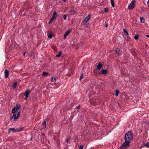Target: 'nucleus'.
<instances>
[{
	"instance_id": "1",
	"label": "nucleus",
	"mask_w": 149,
	"mask_h": 149,
	"mask_svg": "<svg viewBox=\"0 0 149 149\" xmlns=\"http://www.w3.org/2000/svg\"><path fill=\"white\" fill-rule=\"evenodd\" d=\"M124 139L125 142L120 146V148H125L129 146L131 141L133 139L132 134L130 131H128L125 134Z\"/></svg>"
},
{
	"instance_id": "2",
	"label": "nucleus",
	"mask_w": 149,
	"mask_h": 149,
	"mask_svg": "<svg viewBox=\"0 0 149 149\" xmlns=\"http://www.w3.org/2000/svg\"><path fill=\"white\" fill-rule=\"evenodd\" d=\"M20 108L21 105L20 104H17L12 109V113L13 114V115L10 118L12 121H14L19 117V112L18 110Z\"/></svg>"
},
{
	"instance_id": "3",
	"label": "nucleus",
	"mask_w": 149,
	"mask_h": 149,
	"mask_svg": "<svg viewBox=\"0 0 149 149\" xmlns=\"http://www.w3.org/2000/svg\"><path fill=\"white\" fill-rule=\"evenodd\" d=\"M91 17L90 14H89L84 19L82 22L85 28H87L89 24V20Z\"/></svg>"
},
{
	"instance_id": "4",
	"label": "nucleus",
	"mask_w": 149,
	"mask_h": 149,
	"mask_svg": "<svg viewBox=\"0 0 149 149\" xmlns=\"http://www.w3.org/2000/svg\"><path fill=\"white\" fill-rule=\"evenodd\" d=\"M136 1L134 0L132 1L128 6V8L130 10L132 9L135 6Z\"/></svg>"
},
{
	"instance_id": "5",
	"label": "nucleus",
	"mask_w": 149,
	"mask_h": 149,
	"mask_svg": "<svg viewBox=\"0 0 149 149\" xmlns=\"http://www.w3.org/2000/svg\"><path fill=\"white\" fill-rule=\"evenodd\" d=\"M57 16V14L56 12V11H54L53 12V13L52 15V17L50 18V19H49V23L50 24L51 23L52 21L55 19Z\"/></svg>"
},
{
	"instance_id": "6",
	"label": "nucleus",
	"mask_w": 149,
	"mask_h": 149,
	"mask_svg": "<svg viewBox=\"0 0 149 149\" xmlns=\"http://www.w3.org/2000/svg\"><path fill=\"white\" fill-rule=\"evenodd\" d=\"M31 91L29 90H27L25 92L24 95L25 96L26 98L25 99H27L28 97L29 94L31 93Z\"/></svg>"
},
{
	"instance_id": "7",
	"label": "nucleus",
	"mask_w": 149,
	"mask_h": 149,
	"mask_svg": "<svg viewBox=\"0 0 149 149\" xmlns=\"http://www.w3.org/2000/svg\"><path fill=\"white\" fill-rule=\"evenodd\" d=\"M102 67V65L101 63H99L96 67H95V69L96 70H100Z\"/></svg>"
},
{
	"instance_id": "8",
	"label": "nucleus",
	"mask_w": 149,
	"mask_h": 149,
	"mask_svg": "<svg viewBox=\"0 0 149 149\" xmlns=\"http://www.w3.org/2000/svg\"><path fill=\"white\" fill-rule=\"evenodd\" d=\"M4 74L5 76V78H7L8 77L9 74V72L8 70H5L4 72Z\"/></svg>"
},
{
	"instance_id": "9",
	"label": "nucleus",
	"mask_w": 149,
	"mask_h": 149,
	"mask_svg": "<svg viewBox=\"0 0 149 149\" xmlns=\"http://www.w3.org/2000/svg\"><path fill=\"white\" fill-rule=\"evenodd\" d=\"M71 32V31H70L68 30L65 33L64 36V39H66V37L67 36H68L69 33H70Z\"/></svg>"
},
{
	"instance_id": "10",
	"label": "nucleus",
	"mask_w": 149,
	"mask_h": 149,
	"mask_svg": "<svg viewBox=\"0 0 149 149\" xmlns=\"http://www.w3.org/2000/svg\"><path fill=\"white\" fill-rule=\"evenodd\" d=\"M107 72V70H102L100 72V74H106Z\"/></svg>"
},
{
	"instance_id": "11",
	"label": "nucleus",
	"mask_w": 149,
	"mask_h": 149,
	"mask_svg": "<svg viewBox=\"0 0 149 149\" xmlns=\"http://www.w3.org/2000/svg\"><path fill=\"white\" fill-rule=\"evenodd\" d=\"M123 31L124 32V34L125 35L127 36H128L129 35L127 32V29H123Z\"/></svg>"
},
{
	"instance_id": "12",
	"label": "nucleus",
	"mask_w": 149,
	"mask_h": 149,
	"mask_svg": "<svg viewBox=\"0 0 149 149\" xmlns=\"http://www.w3.org/2000/svg\"><path fill=\"white\" fill-rule=\"evenodd\" d=\"M115 52H116V53L118 54H120L121 53L120 49L118 48L116 49L115 50Z\"/></svg>"
},
{
	"instance_id": "13",
	"label": "nucleus",
	"mask_w": 149,
	"mask_h": 149,
	"mask_svg": "<svg viewBox=\"0 0 149 149\" xmlns=\"http://www.w3.org/2000/svg\"><path fill=\"white\" fill-rule=\"evenodd\" d=\"M62 54V52L59 51L58 52V54L56 55V57H60Z\"/></svg>"
},
{
	"instance_id": "14",
	"label": "nucleus",
	"mask_w": 149,
	"mask_h": 149,
	"mask_svg": "<svg viewBox=\"0 0 149 149\" xmlns=\"http://www.w3.org/2000/svg\"><path fill=\"white\" fill-rule=\"evenodd\" d=\"M140 22L141 23H143L145 22L144 19L143 17L140 18Z\"/></svg>"
},
{
	"instance_id": "15",
	"label": "nucleus",
	"mask_w": 149,
	"mask_h": 149,
	"mask_svg": "<svg viewBox=\"0 0 149 149\" xmlns=\"http://www.w3.org/2000/svg\"><path fill=\"white\" fill-rule=\"evenodd\" d=\"M48 75V73L45 72H43L42 74V75L44 76H45Z\"/></svg>"
},
{
	"instance_id": "16",
	"label": "nucleus",
	"mask_w": 149,
	"mask_h": 149,
	"mask_svg": "<svg viewBox=\"0 0 149 149\" xmlns=\"http://www.w3.org/2000/svg\"><path fill=\"white\" fill-rule=\"evenodd\" d=\"M17 86V82H15L13 85V87L14 89H15Z\"/></svg>"
},
{
	"instance_id": "17",
	"label": "nucleus",
	"mask_w": 149,
	"mask_h": 149,
	"mask_svg": "<svg viewBox=\"0 0 149 149\" xmlns=\"http://www.w3.org/2000/svg\"><path fill=\"white\" fill-rule=\"evenodd\" d=\"M111 3L112 7H114L115 6V3L113 0H111Z\"/></svg>"
},
{
	"instance_id": "18",
	"label": "nucleus",
	"mask_w": 149,
	"mask_h": 149,
	"mask_svg": "<svg viewBox=\"0 0 149 149\" xmlns=\"http://www.w3.org/2000/svg\"><path fill=\"white\" fill-rule=\"evenodd\" d=\"M119 93V91L118 90H117L115 91V95H116L117 96L118 95Z\"/></svg>"
},
{
	"instance_id": "19",
	"label": "nucleus",
	"mask_w": 149,
	"mask_h": 149,
	"mask_svg": "<svg viewBox=\"0 0 149 149\" xmlns=\"http://www.w3.org/2000/svg\"><path fill=\"white\" fill-rule=\"evenodd\" d=\"M23 129H24V128L22 127L19 129H17V130H16V132H19L20 131H22L23 130Z\"/></svg>"
},
{
	"instance_id": "20",
	"label": "nucleus",
	"mask_w": 149,
	"mask_h": 149,
	"mask_svg": "<svg viewBox=\"0 0 149 149\" xmlns=\"http://www.w3.org/2000/svg\"><path fill=\"white\" fill-rule=\"evenodd\" d=\"M51 81L52 82H55L56 81V79L55 78L52 77L51 78Z\"/></svg>"
},
{
	"instance_id": "21",
	"label": "nucleus",
	"mask_w": 149,
	"mask_h": 149,
	"mask_svg": "<svg viewBox=\"0 0 149 149\" xmlns=\"http://www.w3.org/2000/svg\"><path fill=\"white\" fill-rule=\"evenodd\" d=\"M139 35L137 34L134 36V38L135 40H137L139 39Z\"/></svg>"
},
{
	"instance_id": "22",
	"label": "nucleus",
	"mask_w": 149,
	"mask_h": 149,
	"mask_svg": "<svg viewBox=\"0 0 149 149\" xmlns=\"http://www.w3.org/2000/svg\"><path fill=\"white\" fill-rule=\"evenodd\" d=\"M9 130H12V131H13V132H16V131L15 130V128H10L9 129Z\"/></svg>"
},
{
	"instance_id": "23",
	"label": "nucleus",
	"mask_w": 149,
	"mask_h": 149,
	"mask_svg": "<svg viewBox=\"0 0 149 149\" xmlns=\"http://www.w3.org/2000/svg\"><path fill=\"white\" fill-rule=\"evenodd\" d=\"M48 38L49 39H51L52 38V34H50L48 36Z\"/></svg>"
},
{
	"instance_id": "24",
	"label": "nucleus",
	"mask_w": 149,
	"mask_h": 149,
	"mask_svg": "<svg viewBox=\"0 0 149 149\" xmlns=\"http://www.w3.org/2000/svg\"><path fill=\"white\" fill-rule=\"evenodd\" d=\"M109 8H106L104 9V11L105 12H107L109 10Z\"/></svg>"
},
{
	"instance_id": "25",
	"label": "nucleus",
	"mask_w": 149,
	"mask_h": 149,
	"mask_svg": "<svg viewBox=\"0 0 149 149\" xmlns=\"http://www.w3.org/2000/svg\"><path fill=\"white\" fill-rule=\"evenodd\" d=\"M70 14H73L74 13L75 11L74 10H72L70 11Z\"/></svg>"
},
{
	"instance_id": "26",
	"label": "nucleus",
	"mask_w": 149,
	"mask_h": 149,
	"mask_svg": "<svg viewBox=\"0 0 149 149\" xmlns=\"http://www.w3.org/2000/svg\"><path fill=\"white\" fill-rule=\"evenodd\" d=\"M145 146L146 147L149 148V142L147 143Z\"/></svg>"
},
{
	"instance_id": "27",
	"label": "nucleus",
	"mask_w": 149,
	"mask_h": 149,
	"mask_svg": "<svg viewBox=\"0 0 149 149\" xmlns=\"http://www.w3.org/2000/svg\"><path fill=\"white\" fill-rule=\"evenodd\" d=\"M67 15H64L63 16V18L64 20H65L66 19Z\"/></svg>"
},
{
	"instance_id": "28",
	"label": "nucleus",
	"mask_w": 149,
	"mask_h": 149,
	"mask_svg": "<svg viewBox=\"0 0 149 149\" xmlns=\"http://www.w3.org/2000/svg\"><path fill=\"white\" fill-rule=\"evenodd\" d=\"M70 138H68L66 140V143H68L69 141L70 140Z\"/></svg>"
},
{
	"instance_id": "29",
	"label": "nucleus",
	"mask_w": 149,
	"mask_h": 149,
	"mask_svg": "<svg viewBox=\"0 0 149 149\" xmlns=\"http://www.w3.org/2000/svg\"><path fill=\"white\" fill-rule=\"evenodd\" d=\"M83 77V73H82L81 74L80 78V80H81L82 79V78Z\"/></svg>"
},
{
	"instance_id": "30",
	"label": "nucleus",
	"mask_w": 149,
	"mask_h": 149,
	"mask_svg": "<svg viewBox=\"0 0 149 149\" xmlns=\"http://www.w3.org/2000/svg\"><path fill=\"white\" fill-rule=\"evenodd\" d=\"M42 125L45 126V127L46 125V122L45 121H44L42 123Z\"/></svg>"
},
{
	"instance_id": "31",
	"label": "nucleus",
	"mask_w": 149,
	"mask_h": 149,
	"mask_svg": "<svg viewBox=\"0 0 149 149\" xmlns=\"http://www.w3.org/2000/svg\"><path fill=\"white\" fill-rule=\"evenodd\" d=\"M79 149H83V145H81L79 147Z\"/></svg>"
},
{
	"instance_id": "32",
	"label": "nucleus",
	"mask_w": 149,
	"mask_h": 149,
	"mask_svg": "<svg viewBox=\"0 0 149 149\" xmlns=\"http://www.w3.org/2000/svg\"><path fill=\"white\" fill-rule=\"evenodd\" d=\"M80 105H79V106H78V107H77V109H79L80 108Z\"/></svg>"
},
{
	"instance_id": "33",
	"label": "nucleus",
	"mask_w": 149,
	"mask_h": 149,
	"mask_svg": "<svg viewBox=\"0 0 149 149\" xmlns=\"http://www.w3.org/2000/svg\"><path fill=\"white\" fill-rule=\"evenodd\" d=\"M26 53V52H24V53L23 54V55L24 56H25Z\"/></svg>"
},
{
	"instance_id": "34",
	"label": "nucleus",
	"mask_w": 149,
	"mask_h": 149,
	"mask_svg": "<svg viewBox=\"0 0 149 149\" xmlns=\"http://www.w3.org/2000/svg\"><path fill=\"white\" fill-rule=\"evenodd\" d=\"M146 36L147 37L149 38V35H146Z\"/></svg>"
},
{
	"instance_id": "35",
	"label": "nucleus",
	"mask_w": 149,
	"mask_h": 149,
	"mask_svg": "<svg viewBox=\"0 0 149 149\" xmlns=\"http://www.w3.org/2000/svg\"><path fill=\"white\" fill-rule=\"evenodd\" d=\"M147 3L148 4H149V0H148L147 2Z\"/></svg>"
},
{
	"instance_id": "36",
	"label": "nucleus",
	"mask_w": 149,
	"mask_h": 149,
	"mask_svg": "<svg viewBox=\"0 0 149 149\" xmlns=\"http://www.w3.org/2000/svg\"><path fill=\"white\" fill-rule=\"evenodd\" d=\"M107 26H108V24H107L106 25H105V26L106 27H107Z\"/></svg>"
},
{
	"instance_id": "37",
	"label": "nucleus",
	"mask_w": 149,
	"mask_h": 149,
	"mask_svg": "<svg viewBox=\"0 0 149 149\" xmlns=\"http://www.w3.org/2000/svg\"><path fill=\"white\" fill-rule=\"evenodd\" d=\"M64 2H65L67 0H62Z\"/></svg>"
},
{
	"instance_id": "38",
	"label": "nucleus",
	"mask_w": 149,
	"mask_h": 149,
	"mask_svg": "<svg viewBox=\"0 0 149 149\" xmlns=\"http://www.w3.org/2000/svg\"><path fill=\"white\" fill-rule=\"evenodd\" d=\"M31 140H32V138H31Z\"/></svg>"
},
{
	"instance_id": "39",
	"label": "nucleus",
	"mask_w": 149,
	"mask_h": 149,
	"mask_svg": "<svg viewBox=\"0 0 149 149\" xmlns=\"http://www.w3.org/2000/svg\"><path fill=\"white\" fill-rule=\"evenodd\" d=\"M1 149V148L0 147V149Z\"/></svg>"
}]
</instances>
